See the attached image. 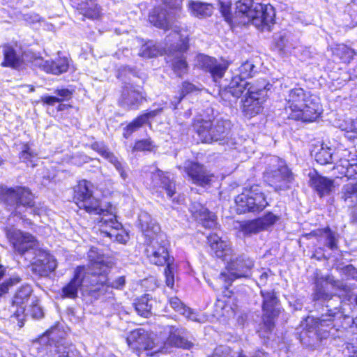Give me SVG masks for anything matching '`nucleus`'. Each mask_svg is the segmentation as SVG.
I'll return each instance as SVG.
<instances>
[{
  "label": "nucleus",
  "instance_id": "1",
  "mask_svg": "<svg viewBox=\"0 0 357 357\" xmlns=\"http://www.w3.org/2000/svg\"><path fill=\"white\" fill-rule=\"evenodd\" d=\"M342 284L330 276L317 278L315 281L313 301H321L326 307V312L321 317H307L305 320V328L309 333H313L320 340L326 338L333 326V319L341 312V298L332 294L331 289L340 288Z\"/></svg>",
  "mask_w": 357,
  "mask_h": 357
},
{
  "label": "nucleus",
  "instance_id": "2",
  "mask_svg": "<svg viewBox=\"0 0 357 357\" xmlns=\"http://www.w3.org/2000/svg\"><path fill=\"white\" fill-rule=\"evenodd\" d=\"M274 17L275 12L271 5L253 0H239L236 3L235 24L245 25L251 23L263 31H270Z\"/></svg>",
  "mask_w": 357,
  "mask_h": 357
},
{
  "label": "nucleus",
  "instance_id": "3",
  "mask_svg": "<svg viewBox=\"0 0 357 357\" xmlns=\"http://www.w3.org/2000/svg\"><path fill=\"white\" fill-rule=\"evenodd\" d=\"M5 231L15 250L20 255L31 253L34 255V263L44 261L47 258H54L47 251L40 249L38 241L29 233L22 232L13 227H6Z\"/></svg>",
  "mask_w": 357,
  "mask_h": 357
},
{
  "label": "nucleus",
  "instance_id": "4",
  "mask_svg": "<svg viewBox=\"0 0 357 357\" xmlns=\"http://www.w3.org/2000/svg\"><path fill=\"white\" fill-rule=\"evenodd\" d=\"M266 168L264 174L265 181L275 191H284L290 188L294 175L284 160L273 155L266 159Z\"/></svg>",
  "mask_w": 357,
  "mask_h": 357
},
{
  "label": "nucleus",
  "instance_id": "5",
  "mask_svg": "<svg viewBox=\"0 0 357 357\" xmlns=\"http://www.w3.org/2000/svg\"><path fill=\"white\" fill-rule=\"evenodd\" d=\"M231 126L230 121L222 119L213 121L201 119L195 123L196 132L204 143L225 139L229 134Z\"/></svg>",
  "mask_w": 357,
  "mask_h": 357
},
{
  "label": "nucleus",
  "instance_id": "6",
  "mask_svg": "<svg viewBox=\"0 0 357 357\" xmlns=\"http://www.w3.org/2000/svg\"><path fill=\"white\" fill-rule=\"evenodd\" d=\"M225 262L227 273H221L220 279L228 285H230L236 279L249 278L255 266L254 260L249 256L236 252Z\"/></svg>",
  "mask_w": 357,
  "mask_h": 357
},
{
  "label": "nucleus",
  "instance_id": "7",
  "mask_svg": "<svg viewBox=\"0 0 357 357\" xmlns=\"http://www.w3.org/2000/svg\"><path fill=\"white\" fill-rule=\"evenodd\" d=\"M270 84L265 81L257 82V86H252L246 92V96L242 99V112L245 116L250 119L263 109V104L266 99V91Z\"/></svg>",
  "mask_w": 357,
  "mask_h": 357
},
{
  "label": "nucleus",
  "instance_id": "8",
  "mask_svg": "<svg viewBox=\"0 0 357 357\" xmlns=\"http://www.w3.org/2000/svg\"><path fill=\"white\" fill-rule=\"evenodd\" d=\"M236 211L238 213L260 212L267 206L264 194L258 185H253L248 190L238 195L236 199Z\"/></svg>",
  "mask_w": 357,
  "mask_h": 357
},
{
  "label": "nucleus",
  "instance_id": "9",
  "mask_svg": "<svg viewBox=\"0 0 357 357\" xmlns=\"http://www.w3.org/2000/svg\"><path fill=\"white\" fill-rule=\"evenodd\" d=\"M58 333L56 328H52L39 337L38 342L43 347V351L55 357H76L77 352L72 345L66 346L61 337L57 340Z\"/></svg>",
  "mask_w": 357,
  "mask_h": 357
},
{
  "label": "nucleus",
  "instance_id": "10",
  "mask_svg": "<svg viewBox=\"0 0 357 357\" xmlns=\"http://www.w3.org/2000/svg\"><path fill=\"white\" fill-rule=\"evenodd\" d=\"M128 346L142 355L153 356L162 350V347L155 343L150 335L143 328H137L130 333L126 338Z\"/></svg>",
  "mask_w": 357,
  "mask_h": 357
},
{
  "label": "nucleus",
  "instance_id": "11",
  "mask_svg": "<svg viewBox=\"0 0 357 357\" xmlns=\"http://www.w3.org/2000/svg\"><path fill=\"white\" fill-rule=\"evenodd\" d=\"M93 185L86 180L80 181L74 190V199L79 208L89 213L102 215L107 210L100 206V202L93 196Z\"/></svg>",
  "mask_w": 357,
  "mask_h": 357
},
{
  "label": "nucleus",
  "instance_id": "12",
  "mask_svg": "<svg viewBox=\"0 0 357 357\" xmlns=\"http://www.w3.org/2000/svg\"><path fill=\"white\" fill-rule=\"evenodd\" d=\"M188 48V40L181 39L176 44L171 45L165 50L167 62L171 64L172 70L179 77L186 74L188 70V65L183 55Z\"/></svg>",
  "mask_w": 357,
  "mask_h": 357
},
{
  "label": "nucleus",
  "instance_id": "13",
  "mask_svg": "<svg viewBox=\"0 0 357 357\" xmlns=\"http://www.w3.org/2000/svg\"><path fill=\"white\" fill-rule=\"evenodd\" d=\"M174 12L169 13L162 6H157L152 9L149 14V21L154 26L167 31L173 29L177 31L178 26L175 24L176 21L180 18L182 8L179 10L173 9Z\"/></svg>",
  "mask_w": 357,
  "mask_h": 357
},
{
  "label": "nucleus",
  "instance_id": "14",
  "mask_svg": "<svg viewBox=\"0 0 357 357\" xmlns=\"http://www.w3.org/2000/svg\"><path fill=\"white\" fill-rule=\"evenodd\" d=\"M263 298V322L267 331H271L275 327V319L280 313V301L273 290L261 291Z\"/></svg>",
  "mask_w": 357,
  "mask_h": 357
},
{
  "label": "nucleus",
  "instance_id": "15",
  "mask_svg": "<svg viewBox=\"0 0 357 357\" xmlns=\"http://www.w3.org/2000/svg\"><path fill=\"white\" fill-rule=\"evenodd\" d=\"M146 256L151 264L157 266L168 265L170 262L169 252L165 242L164 234L145 240Z\"/></svg>",
  "mask_w": 357,
  "mask_h": 357
},
{
  "label": "nucleus",
  "instance_id": "16",
  "mask_svg": "<svg viewBox=\"0 0 357 357\" xmlns=\"http://www.w3.org/2000/svg\"><path fill=\"white\" fill-rule=\"evenodd\" d=\"M3 197L5 203L10 206H15L16 213H20L19 209L22 207L33 206V195L28 188L16 187L15 188H6L3 190Z\"/></svg>",
  "mask_w": 357,
  "mask_h": 357
},
{
  "label": "nucleus",
  "instance_id": "17",
  "mask_svg": "<svg viewBox=\"0 0 357 357\" xmlns=\"http://www.w3.org/2000/svg\"><path fill=\"white\" fill-rule=\"evenodd\" d=\"M100 220V231L105 236L121 243H126L128 238V234L121 229L122 225L116 219V215L112 212L106 211Z\"/></svg>",
  "mask_w": 357,
  "mask_h": 357
},
{
  "label": "nucleus",
  "instance_id": "18",
  "mask_svg": "<svg viewBox=\"0 0 357 357\" xmlns=\"http://www.w3.org/2000/svg\"><path fill=\"white\" fill-rule=\"evenodd\" d=\"M340 160L337 162L334 169L348 178H352L357 176V151L344 149L338 153Z\"/></svg>",
  "mask_w": 357,
  "mask_h": 357
},
{
  "label": "nucleus",
  "instance_id": "19",
  "mask_svg": "<svg viewBox=\"0 0 357 357\" xmlns=\"http://www.w3.org/2000/svg\"><path fill=\"white\" fill-rule=\"evenodd\" d=\"M195 66L210 73L215 82L223 77L228 67L227 64L218 63L215 58L202 54L196 56Z\"/></svg>",
  "mask_w": 357,
  "mask_h": 357
},
{
  "label": "nucleus",
  "instance_id": "20",
  "mask_svg": "<svg viewBox=\"0 0 357 357\" xmlns=\"http://www.w3.org/2000/svg\"><path fill=\"white\" fill-rule=\"evenodd\" d=\"M185 169L192 182L200 186L210 185L215 179L214 174L197 162H190Z\"/></svg>",
  "mask_w": 357,
  "mask_h": 357
},
{
  "label": "nucleus",
  "instance_id": "21",
  "mask_svg": "<svg viewBox=\"0 0 357 357\" xmlns=\"http://www.w3.org/2000/svg\"><path fill=\"white\" fill-rule=\"evenodd\" d=\"M88 258L90 263L89 275L91 274L93 278H96L99 275L107 274L110 267V261L98 248H91L88 252Z\"/></svg>",
  "mask_w": 357,
  "mask_h": 357
},
{
  "label": "nucleus",
  "instance_id": "22",
  "mask_svg": "<svg viewBox=\"0 0 357 357\" xmlns=\"http://www.w3.org/2000/svg\"><path fill=\"white\" fill-rule=\"evenodd\" d=\"M89 273H86L84 266H78L75 270L73 278L61 289V296L75 299L78 296V291L82 284L86 282Z\"/></svg>",
  "mask_w": 357,
  "mask_h": 357
},
{
  "label": "nucleus",
  "instance_id": "23",
  "mask_svg": "<svg viewBox=\"0 0 357 357\" xmlns=\"http://www.w3.org/2000/svg\"><path fill=\"white\" fill-rule=\"evenodd\" d=\"M310 99L305 91L301 88H296L289 91L286 96L285 110L289 119H293L301 107Z\"/></svg>",
  "mask_w": 357,
  "mask_h": 357
},
{
  "label": "nucleus",
  "instance_id": "24",
  "mask_svg": "<svg viewBox=\"0 0 357 357\" xmlns=\"http://www.w3.org/2000/svg\"><path fill=\"white\" fill-rule=\"evenodd\" d=\"M145 99L142 93L132 84H126L122 91L119 104L127 109H137Z\"/></svg>",
  "mask_w": 357,
  "mask_h": 357
},
{
  "label": "nucleus",
  "instance_id": "25",
  "mask_svg": "<svg viewBox=\"0 0 357 357\" xmlns=\"http://www.w3.org/2000/svg\"><path fill=\"white\" fill-rule=\"evenodd\" d=\"M207 240L215 256L224 261H226L235 252L229 242L222 240L216 234H209Z\"/></svg>",
  "mask_w": 357,
  "mask_h": 357
},
{
  "label": "nucleus",
  "instance_id": "26",
  "mask_svg": "<svg viewBox=\"0 0 357 357\" xmlns=\"http://www.w3.org/2000/svg\"><path fill=\"white\" fill-rule=\"evenodd\" d=\"M309 184L320 197L329 195L334 188L333 181L319 175L317 172H310Z\"/></svg>",
  "mask_w": 357,
  "mask_h": 357
},
{
  "label": "nucleus",
  "instance_id": "27",
  "mask_svg": "<svg viewBox=\"0 0 357 357\" xmlns=\"http://www.w3.org/2000/svg\"><path fill=\"white\" fill-rule=\"evenodd\" d=\"M151 182L154 188H163L169 197H172L176 192L174 181L170 178L168 172H164L158 169L151 173Z\"/></svg>",
  "mask_w": 357,
  "mask_h": 357
},
{
  "label": "nucleus",
  "instance_id": "28",
  "mask_svg": "<svg viewBox=\"0 0 357 357\" xmlns=\"http://www.w3.org/2000/svg\"><path fill=\"white\" fill-rule=\"evenodd\" d=\"M139 225L146 240L162 235L158 224L146 211H142L138 217Z\"/></svg>",
  "mask_w": 357,
  "mask_h": 357
},
{
  "label": "nucleus",
  "instance_id": "29",
  "mask_svg": "<svg viewBox=\"0 0 357 357\" xmlns=\"http://www.w3.org/2000/svg\"><path fill=\"white\" fill-rule=\"evenodd\" d=\"M252 86H257V83H250L238 76H235L231 80L229 86L224 89L222 95L227 97L230 94L234 98H238L243 95V98H244L246 96V92Z\"/></svg>",
  "mask_w": 357,
  "mask_h": 357
},
{
  "label": "nucleus",
  "instance_id": "30",
  "mask_svg": "<svg viewBox=\"0 0 357 357\" xmlns=\"http://www.w3.org/2000/svg\"><path fill=\"white\" fill-rule=\"evenodd\" d=\"M321 107L317 102L310 98L307 102L301 107L297 114L294 115L292 119L301 120L305 122H311L317 119L320 114Z\"/></svg>",
  "mask_w": 357,
  "mask_h": 357
},
{
  "label": "nucleus",
  "instance_id": "31",
  "mask_svg": "<svg viewBox=\"0 0 357 357\" xmlns=\"http://www.w3.org/2000/svg\"><path fill=\"white\" fill-rule=\"evenodd\" d=\"M92 149L112 164L123 180L127 178L128 174L124 170L123 162L112 152L109 151L104 144L95 142L92 144Z\"/></svg>",
  "mask_w": 357,
  "mask_h": 357
},
{
  "label": "nucleus",
  "instance_id": "32",
  "mask_svg": "<svg viewBox=\"0 0 357 357\" xmlns=\"http://www.w3.org/2000/svg\"><path fill=\"white\" fill-rule=\"evenodd\" d=\"M31 294L32 289L29 285L22 286L16 292L13 300V306L16 305L20 307L19 309L14 312L17 317H19L20 314L24 312L28 307L29 301L31 302V298L36 297L35 296H32Z\"/></svg>",
  "mask_w": 357,
  "mask_h": 357
},
{
  "label": "nucleus",
  "instance_id": "33",
  "mask_svg": "<svg viewBox=\"0 0 357 357\" xmlns=\"http://www.w3.org/2000/svg\"><path fill=\"white\" fill-rule=\"evenodd\" d=\"M169 329V335L167 339L169 344L183 349L191 348L192 343L185 338V330L183 328L171 326Z\"/></svg>",
  "mask_w": 357,
  "mask_h": 357
},
{
  "label": "nucleus",
  "instance_id": "34",
  "mask_svg": "<svg viewBox=\"0 0 357 357\" xmlns=\"http://www.w3.org/2000/svg\"><path fill=\"white\" fill-rule=\"evenodd\" d=\"M75 7L79 14L89 19H97L100 15L96 0H79Z\"/></svg>",
  "mask_w": 357,
  "mask_h": 357
},
{
  "label": "nucleus",
  "instance_id": "35",
  "mask_svg": "<svg viewBox=\"0 0 357 357\" xmlns=\"http://www.w3.org/2000/svg\"><path fill=\"white\" fill-rule=\"evenodd\" d=\"M158 113L157 110H153L137 116L124 128L123 137L128 138L134 132L148 123L150 119L155 117Z\"/></svg>",
  "mask_w": 357,
  "mask_h": 357
},
{
  "label": "nucleus",
  "instance_id": "36",
  "mask_svg": "<svg viewBox=\"0 0 357 357\" xmlns=\"http://www.w3.org/2000/svg\"><path fill=\"white\" fill-rule=\"evenodd\" d=\"M291 35L282 31L274 36V47L280 54H286L289 50L294 48V45L290 41Z\"/></svg>",
  "mask_w": 357,
  "mask_h": 357
},
{
  "label": "nucleus",
  "instance_id": "37",
  "mask_svg": "<svg viewBox=\"0 0 357 357\" xmlns=\"http://www.w3.org/2000/svg\"><path fill=\"white\" fill-rule=\"evenodd\" d=\"M134 305L138 314L147 317L151 314V310L153 306L156 305V301L152 297H150L149 295L146 294L138 298Z\"/></svg>",
  "mask_w": 357,
  "mask_h": 357
},
{
  "label": "nucleus",
  "instance_id": "38",
  "mask_svg": "<svg viewBox=\"0 0 357 357\" xmlns=\"http://www.w3.org/2000/svg\"><path fill=\"white\" fill-rule=\"evenodd\" d=\"M188 7L194 16L200 18L211 16L213 10L211 4L199 1H190Z\"/></svg>",
  "mask_w": 357,
  "mask_h": 357
},
{
  "label": "nucleus",
  "instance_id": "39",
  "mask_svg": "<svg viewBox=\"0 0 357 357\" xmlns=\"http://www.w3.org/2000/svg\"><path fill=\"white\" fill-rule=\"evenodd\" d=\"M341 199L348 206L357 204V182L355 184L344 185L341 190Z\"/></svg>",
  "mask_w": 357,
  "mask_h": 357
},
{
  "label": "nucleus",
  "instance_id": "40",
  "mask_svg": "<svg viewBox=\"0 0 357 357\" xmlns=\"http://www.w3.org/2000/svg\"><path fill=\"white\" fill-rule=\"evenodd\" d=\"M95 283L97 284L100 283L102 285L116 289H122L126 284V278L124 276H120L114 279L112 282H109L106 278V274H102L93 278L91 282L92 286H93Z\"/></svg>",
  "mask_w": 357,
  "mask_h": 357
},
{
  "label": "nucleus",
  "instance_id": "41",
  "mask_svg": "<svg viewBox=\"0 0 357 357\" xmlns=\"http://www.w3.org/2000/svg\"><path fill=\"white\" fill-rule=\"evenodd\" d=\"M3 54L4 57L1 63L3 66L15 68L19 65L20 56L12 46L4 45L3 47Z\"/></svg>",
  "mask_w": 357,
  "mask_h": 357
},
{
  "label": "nucleus",
  "instance_id": "42",
  "mask_svg": "<svg viewBox=\"0 0 357 357\" xmlns=\"http://www.w3.org/2000/svg\"><path fill=\"white\" fill-rule=\"evenodd\" d=\"M338 153H341V151H338L335 155L332 151V149L329 147H324L321 148L315 153V160L316 161L321 165H326L332 163L335 161V158H339L340 155Z\"/></svg>",
  "mask_w": 357,
  "mask_h": 357
},
{
  "label": "nucleus",
  "instance_id": "43",
  "mask_svg": "<svg viewBox=\"0 0 357 357\" xmlns=\"http://www.w3.org/2000/svg\"><path fill=\"white\" fill-rule=\"evenodd\" d=\"M56 267V262L54 258H47L44 261L33 264V270L41 276L47 275L49 273L54 271Z\"/></svg>",
  "mask_w": 357,
  "mask_h": 357
},
{
  "label": "nucleus",
  "instance_id": "44",
  "mask_svg": "<svg viewBox=\"0 0 357 357\" xmlns=\"http://www.w3.org/2000/svg\"><path fill=\"white\" fill-rule=\"evenodd\" d=\"M196 217L202 222V225L206 228H213L215 226L216 222L214 218L215 215L207 208L201 206L199 211H196Z\"/></svg>",
  "mask_w": 357,
  "mask_h": 357
},
{
  "label": "nucleus",
  "instance_id": "45",
  "mask_svg": "<svg viewBox=\"0 0 357 357\" xmlns=\"http://www.w3.org/2000/svg\"><path fill=\"white\" fill-rule=\"evenodd\" d=\"M261 223L258 218L250 220L244 221L239 223V229L245 235H252L262 231Z\"/></svg>",
  "mask_w": 357,
  "mask_h": 357
},
{
  "label": "nucleus",
  "instance_id": "46",
  "mask_svg": "<svg viewBox=\"0 0 357 357\" xmlns=\"http://www.w3.org/2000/svg\"><path fill=\"white\" fill-rule=\"evenodd\" d=\"M310 236H321L326 239L325 245L331 250H334L337 248V238L335 233H333L329 228H326L322 230L313 231L309 234Z\"/></svg>",
  "mask_w": 357,
  "mask_h": 357
},
{
  "label": "nucleus",
  "instance_id": "47",
  "mask_svg": "<svg viewBox=\"0 0 357 357\" xmlns=\"http://www.w3.org/2000/svg\"><path fill=\"white\" fill-rule=\"evenodd\" d=\"M68 61L66 58H59L51 61L50 68L47 70L55 75H59L65 73L68 69Z\"/></svg>",
  "mask_w": 357,
  "mask_h": 357
},
{
  "label": "nucleus",
  "instance_id": "48",
  "mask_svg": "<svg viewBox=\"0 0 357 357\" xmlns=\"http://www.w3.org/2000/svg\"><path fill=\"white\" fill-rule=\"evenodd\" d=\"M255 66L252 63L246 61L238 68V74L236 76L245 80V79L251 77L255 73Z\"/></svg>",
  "mask_w": 357,
  "mask_h": 357
},
{
  "label": "nucleus",
  "instance_id": "49",
  "mask_svg": "<svg viewBox=\"0 0 357 357\" xmlns=\"http://www.w3.org/2000/svg\"><path fill=\"white\" fill-rule=\"evenodd\" d=\"M37 297H32L31 302L28 305V310L30 312L31 317L34 319H41L43 317L44 313L41 307L38 303Z\"/></svg>",
  "mask_w": 357,
  "mask_h": 357
},
{
  "label": "nucleus",
  "instance_id": "50",
  "mask_svg": "<svg viewBox=\"0 0 357 357\" xmlns=\"http://www.w3.org/2000/svg\"><path fill=\"white\" fill-rule=\"evenodd\" d=\"M279 218L272 213H268L264 217L258 218L259 221L261 223V228L263 230L266 229L268 227L272 226Z\"/></svg>",
  "mask_w": 357,
  "mask_h": 357
},
{
  "label": "nucleus",
  "instance_id": "51",
  "mask_svg": "<svg viewBox=\"0 0 357 357\" xmlns=\"http://www.w3.org/2000/svg\"><path fill=\"white\" fill-rule=\"evenodd\" d=\"M231 5L229 3H220V12L225 20L229 24H235L234 16L231 14L230 12Z\"/></svg>",
  "mask_w": 357,
  "mask_h": 357
},
{
  "label": "nucleus",
  "instance_id": "52",
  "mask_svg": "<svg viewBox=\"0 0 357 357\" xmlns=\"http://www.w3.org/2000/svg\"><path fill=\"white\" fill-rule=\"evenodd\" d=\"M153 148V142L151 139H145L136 142L133 150L138 151H151Z\"/></svg>",
  "mask_w": 357,
  "mask_h": 357
},
{
  "label": "nucleus",
  "instance_id": "53",
  "mask_svg": "<svg viewBox=\"0 0 357 357\" xmlns=\"http://www.w3.org/2000/svg\"><path fill=\"white\" fill-rule=\"evenodd\" d=\"M174 266L172 263H169L165 270V282L167 286L173 288L174 285Z\"/></svg>",
  "mask_w": 357,
  "mask_h": 357
},
{
  "label": "nucleus",
  "instance_id": "54",
  "mask_svg": "<svg viewBox=\"0 0 357 357\" xmlns=\"http://www.w3.org/2000/svg\"><path fill=\"white\" fill-rule=\"evenodd\" d=\"M169 304L172 308L182 314H185L186 310L188 311V307L183 305L177 297L171 298L169 299Z\"/></svg>",
  "mask_w": 357,
  "mask_h": 357
},
{
  "label": "nucleus",
  "instance_id": "55",
  "mask_svg": "<svg viewBox=\"0 0 357 357\" xmlns=\"http://www.w3.org/2000/svg\"><path fill=\"white\" fill-rule=\"evenodd\" d=\"M20 279L19 278H13L6 281L0 286V297L6 294L9 289V287L13 284L19 283Z\"/></svg>",
  "mask_w": 357,
  "mask_h": 357
},
{
  "label": "nucleus",
  "instance_id": "56",
  "mask_svg": "<svg viewBox=\"0 0 357 357\" xmlns=\"http://www.w3.org/2000/svg\"><path fill=\"white\" fill-rule=\"evenodd\" d=\"M54 93L56 94L59 102L68 100L72 97V91L68 89H57L54 91Z\"/></svg>",
  "mask_w": 357,
  "mask_h": 357
},
{
  "label": "nucleus",
  "instance_id": "57",
  "mask_svg": "<svg viewBox=\"0 0 357 357\" xmlns=\"http://www.w3.org/2000/svg\"><path fill=\"white\" fill-rule=\"evenodd\" d=\"M158 54L157 50L155 48L151 47L149 45H145L142 47V52L139 53V55L146 58H152L156 56Z\"/></svg>",
  "mask_w": 357,
  "mask_h": 357
},
{
  "label": "nucleus",
  "instance_id": "58",
  "mask_svg": "<svg viewBox=\"0 0 357 357\" xmlns=\"http://www.w3.org/2000/svg\"><path fill=\"white\" fill-rule=\"evenodd\" d=\"M347 137L350 139H357V119L351 121L348 126Z\"/></svg>",
  "mask_w": 357,
  "mask_h": 357
},
{
  "label": "nucleus",
  "instance_id": "59",
  "mask_svg": "<svg viewBox=\"0 0 357 357\" xmlns=\"http://www.w3.org/2000/svg\"><path fill=\"white\" fill-rule=\"evenodd\" d=\"M35 156L36 153L30 149L27 144H24V148L20 154V158L25 162Z\"/></svg>",
  "mask_w": 357,
  "mask_h": 357
},
{
  "label": "nucleus",
  "instance_id": "60",
  "mask_svg": "<svg viewBox=\"0 0 357 357\" xmlns=\"http://www.w3.org/2000/svg\"><path fill=\"white\" fill-rule=\"evenodd\" d=\"M195 90H196V87L194 84L190 82H184L181 89L182 96L178 100L177 103H179L183 97H184L186 94L192 92Z\"/></svg>",
  "mask_w": 357,
  "mask_h": 357
},
{
  "label": "nucleus",
  "instance_id": "61",
  "mask_svg": "<svg viewBox=\"0 0 357 357\" xmlns=\"http://www.w3.org/2000/svg\"><path fill=\"white\" fill-rule=\"evenodd\" d=\"M164 4L170 9L181 10L183 0H160Z\"/></svg>",
  "mask_w": 357,
  "mask_h": 357
},
{
  "label": "nucleus",
  "instance_id": "62",
  "mask_svg": "<svg viewBox=\"0 0 357 357\" xmlns=\"http://www.w3.org/2000/svg\"><path fill=\"white\" fill-rule=\"evenodd\" d=\"M344 272L351 278L357 279V269L352 265L346 266L344 268Z\"/></svg>",
  "mask_w": 357,
  "mask_h": 357
},
{
  "label": "nucleus",
  "instance_id": "63",
  "mask_svg": "<svg viewBox=\"0 0 357 357\" xmlns=\"http://www.w3.org/2000/svg\"><path fill=\"white\" fill-rule=\"evenodd\" d=\"M41 100L49 105H54L56 102H59L56 96H43Z\"/></svg>",
  "mask_w": 357,
  "mask_h": 357
},
{
  "label": "nucleus",
  "instance_id": "64",
  "mask_svg": "<svg viewBox=\"0 0 357 357\" xmlns=\"http://www.w3.org/2000/svg\"><path fill=\"white\" fill-rule=\"evenodd\" d=\"M183 315L185 316L188 319L194 321H199V319L197 318V314L192 312L191 310L188 307V311L186 310V314Z\"/></svg>",
  "mask_w": 357,
  "mask_h": 357
}]
</instances>
